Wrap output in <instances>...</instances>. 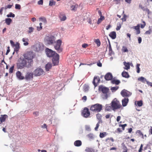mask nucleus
Wrapping results in <instances>:
<instances>
[{"instance_id":"57","label":"nucleus","mask_w":152,"mask_h":152,"mask_svg":"<svg viewBox=\"0 0 152 152\" xmlns=\"http://www.w3.org/2000/svg\"><path fill=\"white\" fill-rule=\"evenodd\" d=\"M138 43L139 44H140L142 42V38L140 37H138Z\"/></svg>"},{"instance_id":"8","label":"nucleus","mask_w":152,"mask_h":152,"mask_svg":"<svg viewBox=\"0 0 152 152\" xmlns=\"http://www.w3.org/2000/svg\"><path fill=\"white\" fill-rule=\"evenodd\" d=\"M46 53L47 56L49 57H53L56 55V54H57L55 51L48 48H46Z\"/></svg>"},{"instance_id":"36","label":"nucleus","mask_w":152,"mask_h":152,"mask_svg":"<svg viewBox=\"0 0 152 152\" xmlns=\"http://www.w3.org/2000/svg\"><path fill=\"white\" fill-rule=\"evenodd\" d=\"M119 88V87L116 86L114 87H112L110 88V90H111L112 92H114L117 90Z\"/></svg>"},{"instance_id":"42","label":"nucleus","mask_w":152,"mask_h":152,"mask_svg":"<svg viewBox=\"0 0 152 152\" xmlns=\"http://www.w3.org/2000/svg\"><path fill=\"white\" fill-rule=\"evenodd\" d=\"M95 43L97 44V46L99 47L101 44L100 42L99 39H97L95 41Z\"/></svg>"},{"instance_id":"47","label":"nucleus","mask_w":152,"mask_h":152,"mask_svg":"<svg viewBox=\"0 0 152 152\" xmlns=\"http://www.w3.org/2000/svg\"><path fill=\"white\" fill-rule=\"evenodd\" d=\"M34 28L32 27H30L28 28V32L29 33H31L33 32L34 30Z\"/></svg>"},{"instance_id":"21","label":"nucleus","mask_w":152,"mask_h":152,"mask_svg":"<svg viewBox=\"0 0 152 152\" xmlns=\"http://www.w3.org/2000/svg\"><path fill=\"white\" fill-rule=\"evenodd\" d=\"M140 25L139 24H138L137 26H135L133 27V28L136 30V34H138L140 33Z\"/></svg>"},{"instance_id":"20","label":"nucleus","mask_w":152,"mask_h":152,"mask_svg":"<svg viewBox=\"0 0 152 152\" xmlns=\"http://www.w3.org/2000/svg\"><path fill=\"white\" fill-rule=\"evenodd\" d=\"M129 99L128 98H124L122 101V104L123 107H125L127 105L129 102Z\"/></svg>"},{"instance_id":"55","label":"nucleus","mask_w":152,"mask_h":152,"mask_svg":"<svg viewBox=\"0 0 152 152\" xmlns=\"http://www.w3.org/2000/svg\"><path fill=\"white\" fill-rule=\"evenodd\" d=\"M43 0H40L38 2V4L39 5H42L43 4Z\"/></svg>"},{"instance_id":"45","label":"nucleus","mask_w":152,"mask_h":152,"mask_svg":"<svg viewBox=\"0 0 152 152\" xmlns=\"http://www.w3.org/2000/svg\"><path fill=\"white\" fill-rule=\"evenodd\" d=\"M140 65V64H137L136 66V69H137V73H139L140 72V68L139 66Z\"/></svg>"},{"instance_id":"62","label":"nucleus","mask_w":152,"mask_h":152,"mask_svg":"<svg viewBox=\"0 0 152 152\" xmlns=\"http://www.w3.org/2000/svg\"><path fill=\"white\" fill-rule=\"evenodd\" d=\"M41 127L43 129H44V128L47 129V125H46V124H43V125H42L41 126Z\"/></svg>"},{"instance_id":"56","label":"nucleus","mask_w":152,"mask_h":152,"mask_svg":"<svg viewBox=\"0 0 152 152\" xmlns=\"http://www.w3.org/2000/svg\"><path fill=\"white\" fill-rule=\"evenodd\" d=\"M126 15L124 14V15L123 17L121 18V19L123 21H126Z\"/></svg>"},{"instance_id":"24","label":"nucleus","mask_w":152,"mask_h":152,"mask_svg":"<svg viewBox=\"0 0 152 152\" xmlns=\"http://www.w3.org/2000/svg\"><path fill=\"white\" fill-rule=\"evenodd\" d=\"M109 36L113 39H115L116 37V34L115 31H112L110 33Z\"/></svg>"},{"instance_id":"35","label":"nucleus","mask_w":152,"mask_h":152,"mask_svg":"<svg viewBox=\"0 0 152 152\" xmlns=\"http://www.w3.org/2000/svg\"><path fill=\"white\" fill-rule=\"evenodd\" d=\"M5 21L7 24L10 25L12 21V20L10 18H7L5 19Z\"/></svg>"},{"instance_id":"54","label":"nucleus","mask_w":152,"mask_h":152,"mask_svg":"<svg viewBox=\"0 0 152 152\" xmlns=\"http://www.w3.org/2000/svg\"><path fill=\"white\" fill-rule=\"evenodd\" d=\"M14 68V66H12L9 69V72L10 73H12L13 72V70Z\"/></svg>"},{"instance_id":"28","label":"nucleus","mask_w":152,"mask_h":152,"mask_svg":"<svg viewBox=\"0 0 152 152\" xmlns=\"http://www.w3.org/2000/svg\"><path fill=\"white\" fill-rule=\"evenodd\" d=\"M78 7L77 4H75L71 6V10L73 11H75L76 10L77 8Z\"/></svg>"},{"instance_id":"37","label":"nucleus","mask_w":152,"mask_h":152,"mask_svg":"<svg viewBox=\"0 0 152 152\" xmlns=\"http://www.w3.org/2000/svg\"><path fill=\"white\" fill-rule=\"evenodd\" d=\"M87 21L90 24H93L94 23V20H92L91 18H88L87 19Z\"/></svg>"},{"instance_id":"17","label":"nucleus","mask_w":152,"mask_h":152,"mask_svg":"<svg viewBox=\"0 0 152 152\" xmlns=\"http://www.w3.org/2000/svg\"><path fill=\"white\" fill-rule=\"evenodd\" d=\"M111 82L113 84L118 85L120 83V81L119 80H117L115 77H114L111 80Z\"/></svg>"},{"instance_id":"14","label":"nucleus","mask_w":152,"mask_h":152,"mask_svg":"<svg viewBox=\"0 0 152 152\" xmlns=\"http://www.w3.org/2000/svg\"><path fill=\"white\" fill-rule=\"evenodd\" d=\"M100 81V80L99 77L96 76L94 77L93 83L95 87L97 86V83H99Z\"/></svg>"},{"instance_id":"27","label":"nucleus","mask_w":152,"mask_h":152,"mask_svg":"<svg viewBox=\"0 0 152 152\" xmlns=\"http://www.w3.org/2000/svg\"><path fill=\"white\" fill-rule=\"evenodd\" d=\"M109 41V55L111 56L112 55L114 54V52H113L112 48L111 46V45L110 44V42L109 40H108Z\"/></svg>"},{"instance_id":"34","label":"nucleus","mask_w":152,"mask_h":152,"mask_svg":"<svg viewBox=\"0 0 152 152\" xmlns=\"http://www.w3.org/2000/svg\"><path fill=\"white\" fill-rule=\"evenodd\" d=\"M87 136L90 140L94 139V135L92 133L89 134L87 135Z\"/></svg>"},{"instance_id":"50","label":"nucleus","mask_w":152,"mask_h":152,"mask_svg":"<svg viewBox=\"0 0 152 152\" xmlns=\"http://www.w3.org/2000/svg\"><path fill=\"white\" fill-rule=\"evenodd\" d=\"M15 8L17 10H20L21 8L20 5L19 4H16L15 5Z\"/></svg>"},{"instance_id":"10","label":"nucleus","mask_w":152,"mask_h":152,"mask_svg":"<svg viewBox=\"0 0 152 152\" xmlns=\"http://www.w3.org/2000/svg\"><path fill=\"white\" fill-rule=\"evenodd\" d=\"M121 94L123 97H129L131 95L132 93L126 89H123L121 92Z\"/></svg>"},{"instance_id":"48","label":"nucleus","mask_w":152,"mask_h":152,"mask_svg":"<svg viewBox=\"0 0 152 152\" xmlns=\"http://www.w3.org/2000/svg\"><path fill=\"white\" fill-rule=\"evenodd\" d=\"M7 16L8 17L14 18L15 17V15L13 14L12 12H10L9 14L7 15Z\"/></svg>"},{"instance_id":"38","label":"nucleus","mask_w":152,"mask_h":152,"mask_svg":"<svg viewBox=\"0 0 152 152\" xmlns=\"http://www.w3.org/2000/svg\"><path fill=\"white\" fill-rule=\"evenodd\" d=\"M121 51L123 52H127L128 50L127 47L125 46H123L121 49Z\"/></svg>"},{"instance_id":"19","label":"nucleus","mask_w":152,"mask_h":152,"mask_svg":"<svg viewBox=\"0 0 152 152\" xmlns=\"http://www.w3.org/2000/svg\"><path fill=\"white\" fill-rule=\"evenodd\" d=\"M8 118V116L6 115H1L0 116V120L1 123L4 122L5 121L6 119Z\"/></svg>"},{"instance_id":"53","label":"nucleus","mask_w":152,"mask_h":152,"mask_svg":"<svg viewBox=\"0 0 152 152\" xmlns=\"http://www.w3.org/2000/svg\"><path fill=\"white\" fill-rule=\"evenodd\" d=\"M85 129L86 130L88 131H91V128L89 126L86 125L85 126Z\"/></svg>"},{"instance_id":"46","label":"nucleus","mask_w":152,"mask_h":152,"mask_svg":"<svg viewBox=\"0 0 152 152\" xmlns=\"http://www.w3.org/2000/svg\"><path fill=\"white\" fill-rule=\"evenodd\" d=\"M121 145L122 146V149L123 150V151H128V149L127 148L125 144L124 143H123L121 144Z\"/></svg>"},{"instance_id":"3","label":"nucleus","mask_w":152,"mask_h":152,"mask_svg":"<svg viewBox=\"0 0 152 152\" xmlns=\"http://www.w3.org/2000/svg\"><path fill=\"white\" fill-rule=\"evenodd\" d=\"M23 56L25 59H26L31 65H33V62L32 59L34 56L33 52L31 51L27 52Z\"/></svg>"},{"instance_id":"58","label":"nucleus","mask_w":152,"mask_h":152,"mask_svg":"<svg viewBox=\"0 0 152 152\" xmlns=\"http://www.w3.org/2000/svg\"><path fill=\"white\" fill-rule=\"evenodd\" d=\"M143 23H144V24H143L141 25V27L142 28H143L145 27L146 25L145 21H143Z\"/></svg>"},{"instance_id":"25","label":"nucleus","mask_w":152,"mask_h":152,"mask_svg":"<svg viewBox=\"0 0 152 152\" xmlns=\"http://www.w3.org/2000/svg\"><path fill=\"white\" fill-rule=\"evenodd\" d=\"M124 65L125 66L124 67V69L126 70H128L130 68V66L129 64V62L126 63V62H124Z\"/></svg>"},{"instance_id":"32","label":"nucleus","mask_w":152,"mask_h":152,"mask_svg":"<svg viewBox=\"0 0 152 152\" xmlns=\"http://www.w3.org/2000/svg\"><path fill=\"white\" fill-rule=\"evenodd\" d=\"M29 40L28 38H23L22 39V41L24 42L23 45L25 46H27L28 45Z\"/></svg>"},{"instance_id":"23","label":"nucleus","mask_w":152,"mask_h":152,"mask_svg":"<svg viewBox=\"0 0 152 152\" xmlns=\"http://www.w3.org/2000/svg\"><path fill=\"white\" fill-rule=\"evenodd\" d=\"M15 48H14V51L17 52L18 51L20 48V44L19 43L17 42L14 45Z\"/></svg>"},{"instance_id":"12","label":"nucleus","mask_w":152,"mask_h":152,"mask_svg":"<svg viewBox=\"0 0 152 152\" xmlns=\"http://www.w3.org/2000/svg\"><path fill=\"white\" fill-rule=\"evenodd\" d=\"M90 113L88 108L85 107L82 113V115L84 117L87 118L90 115Z\"/></svg>"},{"instance_id":"33","label":"nucleus","mask_w":152,"mask_h":152,"mask_svg":"<svg viewBox=\"0 0 152 152\" xmlns=\"http://www.w3.org/2000/svg\"><path fill=\"white\" fill-rule=\"evenodd\" d=\"M137 79L138 81H140L144 83H145V82H146V81H147L146 79L143 77H139Z\"/></svg>"},{"instance_id":"60","label":"nucleus","mask_w":152,"mask_h":152,"mask_svg":"<svg viewBox=\"0 0 152 152\" xmlns=\"http://www.w3.org/2000/svg\"><path fill=\"white\" fill-rule=\"evenodd\" d=\"M12 7V5H8L6 7H5V9H8V8L10 9Z\"/></svg>"},{"instance_id":"52","label":"nucleus","mask_w":152,"mask_h":152,"mask_svg":"<svg viewBox=\"0 0 152 152\" xmlns=\"http://www.w3.org/2000/svg\"><path fill=\"white\" fill-rule=\"evenodd\" d=\"M127 126V124H119V126L121 127H122L123 130H124V128L125 126Z\"/></svg>"},{"instance_id":"59","label":"nucleus","mask_w":152,"mask_h":152,"mask_svg":"<svg viewBox=\"0 0 152 152\" xmlns=\"http://www.w3.org/2000/svg\"><path fill=\"white\" fill-rule=\"evenodd\" d=\"M137 133L138 134L140 135H142V136L143 135V134H142V132H141V131H140L139 130H137Z\"/></svg>"},{"instance_id":"30","label":"nucleus","mask_w":152,"mask_h":152,"mask_svg":"<svg viewBox=\"0 0 152 152\" xmlns=\"http://www.w3.org/2000/svg\"><path fill=\"white\" fill-rule=\"evenodd\" d=\"M52 66V64L50 63H48L45 66V69L47 71H48L51 68Z\"/></svg>"},{"instance_id":"6","label":"nucleus","mask_w":152,"mask_h":152,"mask_svg":"<svg viewBox=\"0 0 152 152\" xmlns=\"http://www.w3.org/2000/svg\"><path fill=\"white\" fill-rule=\"evenodd\" d=\"M90 110L92 111L99 112L102 110V105L101 104H96L91 106Z\"/></svg>"},{"instance_id":"51","label":"nucleus","mask_w":152,"mask_h":152,"mask_svg":"<svg viewBox=\"0 0 152 152\" xmlns=\"http://www.w3.org/2000/svg\"><path fill=\"white\" fill-rule=\"evenodd\" d=\"M96 118L97 119H98L99 120H101V115L99 113H98L96 115Z\"/></svg>"},{"instance_id":"2","label":"nucleus","mask_w":152,"mask_h":152,"mask_svg":"<svg viewBox=\"0 0 152 152\" xmlns=\"http://www.w3.org/2000/svg\"><path fill=\"white\" fill-rule=\"evenodd\" d=\"M98 89L103 94L102 95L103 99H107L109 96V94H108L109 91V88L103 85H101L99 86Z\"/></svg>"},{"instance_id":"13","label":"nucleus","mask_w":152,"mask_h":152,"mask_svg":"<svg viewBox=\"0 0 152 152\" xmlns=\"http://www.w3.org/2000/svg\"><path fill=\"white\" fill-rule=\"evenodd\" d=\"M33 77V73L32 72H27L24 78L26 80H30Z\"/></svg>"},{"instance_id":"26","label":"nucleus","mask_w":152,"mask_h":152,"mask_svg":"<svg viewBox=\"0 0 152 152\" xmlns=\"http://www.w3.org/2000/svg\"><path fill=\"white\" fill-rule=\"evenodd\" d=\"M134 104L136 106H138L139 107H141L143 103L142 100L136 101L135 102Z\"/></svg>"},{"instance_id":"5","label":"nucleus","mask_w":152,"mask_h":152,"mask_svg":"<svg viewBox=\"0 0 152 152\" xmlns=\"http://www.w3.org/2000/svg\"><path fill=\"white\" fill-rule=\"evenodd\" d=\"M62 43V41L60 39H58L53 44L54 48L58 53L61 52L62 49L61 47Z\"/></svg>"},{"instance_id":"29","label":"nucleus","mask_w":152,"mask_h":152,"mask_svg":"<svg viewBox=\"0 0 152 152\" xmlns=\"http://www.w3.org/2000/svg\"><path fill=\"white\" fill-rule=\"evenodd\" d=\"M121 75L123 77L125 78H128L129 77V75L128 73L125 71H123V72L122 73Z\"/></svg>"},{"instance_id":"44","label":"nucleus","mask_w":152,"mask_h":152,"mask_svg":"<svg viewBox=\"0 0 152 152\" xmlns=\"http://www.w3.org/2000/svg\"><path fill=\"white\" fill-rule=\"evenodd\" d=\"M105 109L106 110H107L108 111H110L111 110H112V106H110L107 105L106 106Z\"/></svg>"},{"instance_id":"41","label":"nucleus","mask_w":152,"mask_h":152,"mask_svg":"<svg viewBox=\"0 0 152 152\" xmlns=\"http://www.w3.org/2000/svg\"><path fill=\"white\" fill-rule=\"evenodd\" d=\"M56 3V2L53 0H50L49 1V5L50 6H52L53 5H55Z\"/></svg>"},{"instance_id":"63","label":"nucleus","mask_w":152,"mask_h":152,"mask_svg":"<svg viewBox=\"0 0 152 152\" xmlns=\"http://www.w3.org/2000/svg\"><path fill=\"white\" fill-rule=\"evenodd\" d=\"M147 84L149 86H150L151 87H152V83L150 82H149L148 81H146Z\"/></svg>"},{"instance_id":"39","label":"nucleus","mask_w":152,"mask_h":152,"mask_svg":"<svg viewBox=\"0 0 152 152\" xmlns=\"http://www.w3.org/2000/svg\"><path fill=\"white\" fill-rule=\"evenodd\" d=\"M107 135V133L106 132L101 133L100 134L99 136L100 138H103Z\"/></svg>"},{"instance_id":"22","label":"nucleus","mask_w":152,"mask_h":152,"mask_svg":"<svg viewBox=\"0 0 152 152\" xmlns=\"http://www.w3.org/2000/svg\"><path fill=\"white\" fill-rule=\"evenodd\" d=\"M99 13L100 15V17L98 19V21L97 22V24H99L100 23H101L102 21L104 19V16H102V13L101 12L99 11Z\"/></svg>"},{"instance_id":"31","label":"nucleus","mask_w":152,"mask_h":152,"mask_svg":"<svg viewBox=\"0 0 152 152\" xmlns=\"http://www.w3.org/2000/svg\"><path fill=\"white\" fill-rule=\"evenodd\" d=\"M74 144L76 146H80L82 144V142L80 140H77L75 141L74 142Z\"/></svg>"},{"instance_id":"43","label":"nucleus","mask_w":152,"mask_h":152,"mask_svg":"<svg viewBox=\"0 0 152 152\" xmlns=\"http://www.w3.org/2000/svg\"><path fill=\"white\" fill-rule=\"evenodd\" d=\"M151 32H152V29L150 28V27H149V30L146 31L145 32V34H149L151 33Z\"/></svg>"},{"instance_id":"18","label":"nucleus","mask_w":152,"mask_h":152,"mask_svg":"<svg viewBox=\"0 0 152 152\" xmlns=\"http://www.w3.org/2000/svg\"><path fill=\"white\" fill-rule=\"evenodd\" d=\"M59 17L61 21H64L66 18L65 15L63 13H60Z\"/></svg>"},{"instance_id":"40","label":"nucleus","mask_w":152,"mask_h":152,"mask_svg":"<svg viewBox=\"0 0 152 152\" xmlns=\"http://www.w3.org/2000/svg\"><path fill=\"white\" fill-rule=\"evenodd\" d=\"M39 20L42 21L44 23H47V20L45 18L43 17L39 18Z\"/></svg>"},{"instance_id":"9","label":"nucleus","mask_w":152,"mask_h":152,"mask_svg":"<svg viewBox=\"0 0 152 152\" xmlns=\"http://www.w3.org/2000/svg\"><path fill=\"white\" fill-rule=\"evenodd\" d=\"M44 72L41 68H38L34 72V74L35 76H39L44 74Z\"/></svg>"},{"instance_id":"49","label":"nucleus","mask_w":152,"mask_h":152,"mask_svg":"<svg viewBox=\"0 0 152 152\" xmlns=\"http://www.w3.org/2000/svg\"><path fill=\"white\" fill-rule=\"evenodd\" d=\"M121 26V24L120 23L117 24V26L116 28V30L117 31L119 30Z\"/></svg>"},{"instance_id":"11","label":"nucleus","mask_w":152,"mask_h":152,"mask_svg":"<svg viewBox=\"0 0 152 152\" xmlns=\"http://www.w3.org/2000/svg\"><path fill=\"white\" fill-rule=\"evenodd\" d=\"M59 55L58 54H56L52 58L53 63L54 66L57 65L59 63Z\"/></svg>"},{"instance_id":"7","label":"nucleus","mask_w":152,"mask_h":152,"mask_svg":"<svg viewBox=\"0 0 152 152\" xmlns=\"http://www.w3.org/2000/svg\"><path fill=\"white\" fill-rule=\"evenodd\" d=\"M45 42L47 44L51 45L55 41L54 37L53 36H47L45 38Z\"/></svg>"},{"instance_id":"4","label":"nucleus","mask_w":152,"mask_h":152,"mask_svg":"<svg viewBox=\"0 0 152 152\" xmlns=\"http://www.w3.org/2000/svg\"><path fill=\"white\" fill-rule=\"evenodd\" d=\"M111 106L112 108V110L115 111V110L120 108L121 106L119 102L116 99H114L112 102Z\"/></svg>"},{"instance_id":"64","label":"nucleus","mask_w":152,"mask_h":152,"mask_svg":"<svg viewBox=\"0 0 152 152\" xmlns=\"http://www.w3.org/2000/svg\"><path fill=\"white\" fill-rule=\"evenodd\" d=\"M88 46V45L87 44L84 43L82 45V47L83 48H86Z\"/></svg>"},{"instance_id":"15","label":"nucleus","mask_w":152,"mask_h":152,"mask_svg":"<svg viewBox=\"0 0 152 152\" xmlns=\"http://www.w3.org/2000/svg\"><path fill=\"white\" fill-rule=\"evenodd\" d=\"M17 78L20 80H22L24 79V77L23 75L22 74L20 71H17L16 73Z\"/></svg>"},{"instance_id":"61","label":"nucleus","mask_w":152,"mask_h":152,"mask_svg":"<svg viewBox=\"0 0 152 152\" xmlns=\"http://www.w3.org/2000/svg\"><path fill=\"white\" fill-rule=\"evenodd\" d=\"M33 114L35 116L37 117L39 115V112H34L33 113Z\"/></svg>"},{"instance_id":"1","label":"nucleus","mask_w":152,"mask_h":152,"mask_svg":"<svg viewBox=\"0 0 152 152\" xmlns=\"http://www.w3.org/2000/svg\"><path fill=\"white\" fill-rule=\"evenodd\" d=\"M32 66L26 59L20 58L17 64V67L18 69H21L24 67L29 68Z\"/></svg>"},{"instance_id":"16","label":"nucleus","mask_w":152,"mask_h":152,"mask_svg":"<svg viewBox=\"0 0 152 152\" xmlns=\"http://www.w3.org/2000/svg\"><path fill=\"white\" fill-rule=\"evenodd\" d=\"M104 78L106 80H111L113 78V76L111 73L108 72L105 75Z\"/></svg>"}]
</instances>
